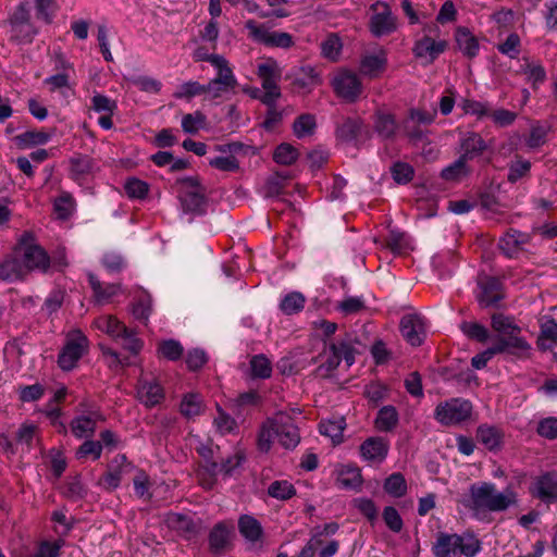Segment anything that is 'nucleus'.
I'll return each instance as SVG.
<instances>
[{"instance_id":"a211bd4d","label":"nucleus","mask_w":557,"mask_h":557,"mask_svg":"<svg viewBox=\"0 0 557 557\" xmlns=\"http://www.w3.org/2000/svg\"><path fill=\"white\" fill-rule=\"evenodd\" d=\"M520 333H510L506 336H499L493 344L494 351L499 354L508 352L515 356H521L522 354L531 349L530 344L521 336Z\"/></svg>"},{"instance_id":"8fccbe9b","label":"nucleus","mask_w":557,"mask_h":557,"mask_svg":"<svg viewBox=\"0 0 557 557\" xmlns=\"http://www.w3.org/2000/svg\"><path fill=\"white\" fill-rule=\"evenodd\" d=\"M251 376L253 379H269L272 374L271 361L264 355H256L250 360Z\"/></svg>"},{"instance_id":"aec40b11","label":"nucleus","mask_w":557,"mask_h":557,"mask_svg":"<svg viewBox=\"0 0 557 557\" xmlns=\"http://www.w3.org/2000/svg\"><path fill=\"white\" fill-rule=\"evenodd\" d=\"M446 40L422 37L414 42L412 52L417 58L429 57L430 62H433L441 53L446 50Z\"/></svg>"},{"instance_id":"37998d69","label":"nucleus","mask_w":557,"mask_h":557,"mask_svg":"<svg viewBox=\"0 0 557 557\" xmlns=\"http://www.w3.org/2000/svg\"><path fill=\"white\" fill-rule=\"evenodd\" d=\"M157 352L161 358L170 361H176L182 358L184 347L178 341L165 339L159 343Z\"/></svg>"},{"instance_id":"393cba45","label":"nucleus","mask_w":557,"mask_h":557,"mask_svg":"<svg viewBox=\"0 0 557 557\" xmlns=\"http://www.w3.org/2000/svg\"><path fill=\"white\" fill-rule=\"evenodd\" d=\"M476 438L488 450H497L503 445L504 433L497 426L483 424L476 430Z\"/></svg>"},{"instance_id":"7ed1b4c3","label":"nucleus","mask_w":557,"mask_h":557,"mask_svg":"<svg viewBox=\"0 0 557 557\" xmlns=\"http://www.w3.org/2000/svg\"><path fill=\"white\" fill-rule=\"evenodd\" d=\"M26 268V274L30 271H40L46 273L50 268V257L47 251L38 244L33 243L29 234H24L14 250Z\"/></svg>"},{"instance_id":"0eeeda50","label":"nucleus","mask_w":557,"mask_h":557,"mask_svg":"<svg viewBox=\"0 0 557 557\" xmlns=\"http://www.w3.org/2000/svg\"><path fill=\"white\" fill-rule=\"evenodd\" d=\"M245 27L249 30V36L253 40L267 47L289 49L295 45L294 38L290 34L276 30L271 32L265 27V25H258L253 20H248Z\"/></svg>"},{"instance_id":"de8ad7c7","label":"nucleus","mask_w":557,"mask_h":557,"mask_svg":"<svg viewBox=\"0 0 557 557\" xmlns=\"http://www.w3.org/2000/svg\"><path fill=\"white\" fill-rule=\"evenodd\" d=\"M384 491L394 496L401 497L407 493V482L400 472L392 473L384 482Z\"/></svg>"},{"instance_id":"1a4fd4ad","label":"nucleus","mask_w":557,"mask_h":557,"mask_svg":"<svg viewBox=\"0 0 557 557\" xmlns=\"http://www.w3.org/2000/svg\"><path fill=\"white\" fill-rule=\"evenodd\" d=\"M332 87L336 96L348 103L356 102L363 90L358 75L347 70H343L334 76Z\"/></svg>"},{"instance_id":"6e6d98bb","label":"nucleus","mask_w":557,"mask_h":557,"mask_svg":"<svg viewBox=\"0 0 557 557\" xmlns=\"http://www.w3.org/2000/svg\"><path fill=\"white\" fill-rule=\"evenodd\" d=\"M35 9L37 18L50 24L59 7L55 0H35Z\"/></svg>"},{"instance_id":"052dcab7","label":"nucleus","mask_w":557,"mask_h":557,"mask_svg":"<svg viewBox=\"0 0 557 557\" xmlns=\"http://www.w3.org/2000/svg\"><path fill=\"white\" fill-rule=\"evenodd\" d=\"M393 180L397 184H407L414 176V169L407 162L397 161L391 168Z\"/></svg>"},{"instance_id":"13d9d810","label":"nucleus","mask_w":557,"mask_h":557,"mask_svg":"<svg viewBox=\"0 0 557 557\" xmlns=\"http://www.w3.org/2000/svg\"><path fill=\"white\" fill-rule=\"evenodd\" d=\"M102 454L101 442L87 440L85 441L75 451L77 460L86 459L91 457L94 460H98Z\"/></svg>"},{"instance_id":"338daca9","label":"nucleus","mask_w":557,"mask_h":557,"mask_svg":"<svg viewBox=\"0 0 557 557\" xmlns=\"http://www.w3.org/2000/svg\"><path fill=\"white\" fill-rule=\"evenodd\" d=\"M518 114L513 111L499 108L496 110H490L488 117L497 127H507L515 123Z\"/></svg>"},{"instance_id":"2eb2a0df","label":"nucleus","mask_w":557,"mask_h":557,"mask_svg":"<svg viewBox=\"0 0 557 557\" xmlns=\"http://www.w3.org/2000/svg\"><path fill=\"white\" fill-rule=\"evenodd\" d=\"M137 398L147 408L160 405L164 398V389L156 380L139 379Z\"/></svg>"},{"instance_id":"c756f323","label":"nucleus","mask_w":557,"mask_h":557,"mask_svg":"<svg viewBox=\"0 0 557 557\" xmlns=\"http://www.w3.org/2000/svg\"><path fill=\"white\" fill-rule=\"evenodd\" d=\"M398 124L391 113L379 112L375 115L374 129L383 139H394Z\"/></svg>"},{"instance_id":"3c124183","label":"nucleus","mask_w":557,"mask_h":557,"mask_svg":"<svg viewBox=\"0 0 557 557\" xmlns=\"http://www.w3.org/2000/svg\"><path fill=\"white\" fill-rule=\"evenodd\" d=\"M306 298L301 293L287 294L281 301L280 308L285 314H294L304 309Z\"/></svg>"},{"instance_id":"423d86ee","label":"nucleus","mask_w":557,"mask_h":557,"mask_svg":"<svg viewBox=\"0 0 557 557\" xmlns=\"http://www.w3.org/2000/svg\"><path fill=\"white\" fill-rule=\"evenodd\" d=\"M472 411L471 403L461 398H451L436 406L434 417L444 424H457L470 418Z\"/></svg>"},{"instance_id":"bb28decb","label":"nucleus","mask_w":557,"mask_h":557,"mask_svg":"<svg viewBox=\"0 0 557 557\" xmlns=\"http://www.w3.org/2000/svg\"><path fill=\"white\" fill-rule=\"evenodd\" d=\"M362 128L359 117H344L336 126V138L343 143H351L358 138Z\"/></svg>"},{"instance_id":"4468645a","label":"nucleus","mask_w":557,"mask_h":557,"mask_svg":"<svg viewBox=\"0 0 557 557\" xmlns=\"http://www.w3.org/2000/svg\"><path fill=\"white\" fill-rule=\"evenodd\" d=\"M531 235L515 228H509L504 236L499 238L498 248L507 258H516L523 250V246L529 244Z\"/></svg>"},{"instance_id":"c9c22d12","label":"nucleus","mask_w":557,"mask_h":557,"mask_svg":"<svg viewBox=\"0 0 557 557\" xmlns=\"http://www.w3.org/2000/svg\"><path fill=\"white\" fill-rule=\"evenodd\" d=\"M230 543V531L223 522L216 523L209 534V545L211 550L218 553L227 546Z\"/></svg>"},{"instance_id":"e2e57ef3","label":"nucleus","mask_w":557,"mask_h":557,"mask_svg":"<svg viewBox=\"0 0 557 557\" xmlns=\"http://www.w3.org/2000/svg\"><path fill=\"white\" fill-rule=\"evenodd\" d=\"M344 428V419L326 422L322 421L319 424V431L322 435L329 436L338 443L342 441Z\"/></svg>"},{"instance_id":"864d4df0","label":"nucleus","mask_w":557,"mask_h":557,"mask_svg":"<svg viewBox=\"0 0 557 557\" xmlns=\"http://www.w3.org/2000/svg\"><path fill=\"white\" fill-rule=\"evenodd\" d=\"M207 122L206 115L196 111L194 113L185 114L182 119V128L185 133L195 135L200 128H203Z\"/></svg>"},{"instance_id":"72a5a7b5","label":"nucleus","mask_w":557,"mask_h":557,"mask_svg":"<svg viewBox=\"0 0 557 557\" xmlns=\"http://www.w3.org/2000/svg\"><path fill=\"white\" fill-rule=\"evenodd\" d=\"M292 175L288 172H275L269 176L262 187V195L265 198L277 197L283 193L285 182L290 180Z\"/></svg>"},{"instance_id":"f257e3e1","label":"nucleus","mask_w":557,"mask_h":557,"mask_svg":"<svg viewBox=\"0 0 557 557\" xmlns=\"http://www.w3.org/2000/svg\"><path fill=\"white\" fill-rule=\"evenodd\" d=\"M461 503L473 517L483 519L488 512L505 511L516 505L517 493L510 486L499 492L491 482L473 483Z\"/></svg>"},{"instance_id":"4d7b16f0","label":"nucleus","mask_w":557,"mask_h":557,"mask_svg":"<svg viewBox=\"0 0 557 557\" xmlns=\"http://www.w3.org/2000/svg\"><path fill=\"white\" fill-rule=\"evenodd\" d=\"M151 312V298L148 294L140 295L132 305V314L141 322H147Z\"/></svg>"},{"instance_id":"ea45409f","label":"nucleus","mask_w":557,"mask_h":557,"mask_svg":"<svg viewBox=\"0 0 557 557\" xmlns=\"http://www.w3.org/2000/svg\"><path fill=\"white\" fill-rule=\"evenodd\" d=\"M181 413L188 418H195L203 411L202 398L198 394H187L181 401Z\"/></svg>"},{"instance_id":"c03bdc74","label":"nucleus","mask_w":557,"mask_h":557,"mask_svg":"<svg viewBox=\"0 0 557 557\" xmlns=\"http://www.w3.org/2000/svg\"><path fill=\"white\" fill-rule=\"evenodd\" d=\"M317 122L313 114H300L293 124V131L297 138H302L312 135L315 131Z\"/></svg>"},{"instance_id":"e433bc0d","label":"nucleus","mask_w":557,"mask_h":557,"mask_svg":"<svg viewBox=\"0 0 557 557\" xmlns=\"http://www.w3.org/2000/svg\"><path fill=\"white\" fill-rule=\"evenodd\" d=\"M386 63L387 60L383 52L380 54L366 55L360 61V71L366 75L376 76L380 72L385 70Z\"/></svg>"},{"instance_id":"6ab92c4d","label":"nucleus","mask_w":557,"mask_h":557,"mask_svg":"<svg viewBox=\"0 0 557 557\" xmlns=\"http://www.w3.org/2000/svg\"><path fill=\"white\" fill-rule=\"evenodd\" d=\"M164 521L168 528L176 531L185 539L190 540L198 534V525L193 518L187 515L170 512L165 516Z\"/></svg>"},{"instance_id":"09e8293b","label":"nucleus","mask_w":557,"mask_h":557,"mask_svg":"<svg viewBox=\"0 0 557 557\" xmlns=\"http://www.w3.org/2000/svg\"><path fill=\"white\" fill-rule=\"evenodd\" d=\"M207 94L206 85H202L195 81L186 82L177 87L173 96L176 99H185L189 101L196 96Z\"/></svg>"},{"instance_id":"c85d7f7f","label":"nucleus","mask_w":557,"mask_h":557,"mask_svg":"<svg viewBox=\"0 0 557 557\" xmlns=\"http://www.w3.org/2000/svg\"><path fill=\"white\" fill-rule=\"evenodd\" d=\"M398 422L399 416L396 408L387 405L379 410L374 425L380 432H391L397 426Z\"/></svg>"},{"instance_id":"603ef678","label":"nucleus","mask_w":557,"mask_h":557,"mask_svg":"<svg viewBox=\"0 0 557 557\" xmlns=\"http://www.w3.org/2000/svg\"><path fill=\"white\" fill-rule=\"evenodd\" d=\"M298 158V150L290 144L283 143L278 145L273 153V160L282 165H290Z\"/></svg>"},{"instance_id":"39448f33","label":"nucleus","mask_w":557,"mask_h":557,"mask_svg":"<svg viewBox=\"0 0 557 557\" xmlns=\"http://www.w3.org/2000/svg\"><path fill=\"white\" fill-rule=\"evenodd\" d=\"M282 69L277 61L269 58L263 63L258 64L257 76L261 81L262 94L261 102L263 104H272L281 98L282 92L278 82L282 78Z\"/></svg>"},{"instance_id":"b1692460","label":"nucleus","mask_w":557,"mask_h":557,"mask_svg":"<svg viewBox=\"0 0 557 557\" xmlns=\"http://www.w3.org/2000/svg\"><path fill=\"white\" fill-rule=\"evenodd\" d=\"M238 531L250 543L261 541L264 534L261 523L250 515H242L238 518Z\"/></svg>"},{"instance_id":"7c9ffc66","label":"nucleus","mask_w":557,"mask_h":557,"mask_svg":"<svg viewBox=\"0 0 557 557\" xmlns=\"http://www.w3.org/2000/svg\"><path fill=\"white\" fill-rule=\"evenodd\" d=\"M456 42L462 53L472 59L479 52L478 39L466 27H458L456 30Z\"/></svg>"},{"instance_id":"f3484780","label":"nucleus","mask_w":557,"mask_h":557,"mask_svg":"<svg viewBox=\"0 0 557 557\" xmlns=\"http://www.w3.org/2000/svg\"><path fill=\"white\" fill-rule=\"evenodd\" d=\"M399 330L403 337L411 346H420L424 339L423 323L419 315L407 314L404 315L399 323Z\"/></svg>"},{"instance_id":"bf43d9fd","label":"nucleus","mask_w":557,"mask_h":557,"mask_svg":"<svg viewBox=\"0 0 557 557\" xmlns=\"http://www.w3.org/2000/svg\"><path fill=\"white\" fill-rule=\"evenodd\" d=\"M547 132L548 126L543 125L540 122L532 124L530 135L525 139V145L531 149H535L543 146L547 140Z\"/></svg>"},{"instance_id":"f8f14e48","label":"nucleus","mask_w":557,"mask_h":557,"mask_svg":"<svg viewBox=\"0 0 557 557\" xmlns=\"http://www.w3.org/2000/svg\"><path fill=\"white\" fill-rule=\"evenodd\" d=\"M132 463L125 455H116L109 463L107 472L100 478L99 484L107 491H113L119 487L122 474L129 471Z\"/></svg>"},{"instance_id":"a18cd8bd","label":"nucleus","mask_w":557,"mask_h":557,"mask_svg":"<svg viewBox=\"0 0 557 557\" xmlns=\"http://www.w3.org/2000/svg\"><path fill=\"white\" fill-rule=\"evenodd\" d=\"M243 460V455L236 453L223 460L221 465L215 461H210L207 469L211 474H216L220 471L223 472L224 475L228 476L232 475L233 471L240 466Z\"/></svg>"},{"instance_id":"6e6552de","label":"nucleus","mask_w":557,"mask_h":557,"mask_svg":"<svg viewBox=\"0 0 557 557\" xmlns=\"http://www.w3.org/2000/svg\"><path fill=\"white\" fill-rule=\"evenodd\" d=\"M476 284L480 290L476 299L481 307H497L505 298L503 282L498 277L479 273Z\"/></svg>"},{"instance_id":"9b49d317","label":"nucleus","mask_w":557,"mask_h":557,"mask_svg":"<svg viewBox=\"0 0 557 557\" xmlns=\"http://www.w3.org/2000/svg\"><path fill=\"white\" fill-rule=\"evenodd\" d=\"M273 424L275 437L284 448L293 449L299 444V430L294 424L292 418L283 414L278 416L273 419Z\"/></svg>"},{"instance_id":"680f3d73","label":"nucleus","mask_w":557,"mask_h":557,"mask_svg":"<svg viewBox=\"0 0 557 557\" xmlns=\"http://www.w3.org/2000/svg\"><path fill=\"white\" fill-rule=\"evenodd\" d=\"M460 329L470 339L485 343L488 339L487 329L478 322H462Z\"/></svg>"},{"instance_id":"a878e982","label":"nucleus","mask_w":557,"mask_h":557,"mask_svg":"<svg viewBox=\"0 0 557 557\" xmlns=\"http://www.w3.org/2000/svg\"><path fill=\"white\" fill-rule=\"evenodd\" d=\"M370 29L376 37L391 34L396 29V18L393 16L392 12L386 9L384 12L371 16Z\"/></svg>"},{"instance_id":"0e129e2a","label":"nucleus","mask_w":557,"mask_h":557,"mask_svg":"<svg viewBox=\"0 0 557 557\" xmlns=\"http://www.w3.org/2000/svg\"><path fill=\"white\" fill-rule=\"evenodd\" d=\"M336 349V344L332 343L330 345L331 355L317 369V372H319L324 377H329L332 372L338 368L342 361V355L337 354Z\"/></svg>"},{"instance_id":"4be33fe9","label":"nucleus","mask_w":557,"mask_h":557,"mask_svg":"<svg viewBox=\"0 0 557 557\" xmlns=\"http://www.w3.org/2000/svg\"><path fill=\"white\" fill-rule=\"evenodd\" d=\"M460 148L462 150L460 157L468 162L483 154L487 145L479 133L468 132L460 140Z\"/></svg>"},{"instance_id":"ddd939ff","label":"nucleus","mask_w":557,"mask_h":557,"mask_svg":"<svg viewBox=\"0 0 557 557\" xmlns=\"http://www.w3.org/2000/svg\"><path fill=\"white\" fill-rule=\"evenodd\" d=\"M531 494L546 504L557 502V472H546L536 478Z\"/></svg>"},{"instance_id":"f704fd0d","label":"nucleus","mask_w":557,"mask_h":557,"mask_svg":"<svg viewBox=\"0 0 557 557\" xmlns=\"http://www.w3.org/2000/svg\"><path fill=\"white\" fill-rule=\"evenodd\" d=\"M95 325L97 329L114 338H119L122 334H125L127 330L125 324L113 315L99 317L95 320Z\"/></svg>"},{"instance_id":"412c9836","label":"nucleus","mask_w":557,"mask_h":557,"mask_svg":"<svg viewBox=\"0 0 557 557\" xmlns=\"http://www.w3.org/2000/svg\"><path fill=\"white\" fill-rule=\"evenodd\" d=\"M203 59L218 70V74L213 78V84H220L222 86H237V79L228 65V61L223 55L211 54Z\"/></svg>"},{"instance_id":"69168bd1","label":"nucleus","mask_w":557,"mask_h":557,"mask_svg":"<svg viewBox=\"0 0 557 557\" xmlns=\"http://www.w3.org/2000/svg\"><path fill=\"white\" fill-rule=\"evenodd\" d=\"M531 163L528 160H518L511 162L508 168L507 181L509 183H517L519 180L530 174Z\"/></svg>"},{"instance_id":"5701e85b","label":"nucleus","mask_w":557,"mask_h":557,"mask_svg":"<svg viewBox=\"0 0 557 557\" xmlns=\"http://www.w3.org/2000/svg\"><path fill=\"white\" fill-rule=\"evenodd\" d=\"M206 191L184 190L180 195L181 205L184 212L202 214L206 212L207 198Z\"/></svg>"},{"instance_id":"f03ea898","label":"nucleus","mask_w":557,"mask_h":557,"mask_svg":"<svg viewBox=\"0 0 557 557\" xmlns=\"http://www.w3.org/2000/svg\"><path fill=\"white\" fill-rule=\"evenodd\" d=\"M481 548V541L473 533L438 532L432 553L434 557H474Z\"/></svg>"},{"instance_id":"58836bf2","label":"nucleus","mask_w":557,"mask_h":557,"mask_svg":"<svg viewBox=\"0 0 557 557\" xmlns=\"http://www.w3.org/2000/svg\"><path fill=\"white\" fill-rule=\"evenodd\" d=\"M491 325L499 334L508 335L510 333H520L521 329L515 323V319L504 313H494L491 317Z\"/></svg>"},{"instance_id":"9d476101","label":"nucleus","mask_w":557,"mask_h":557,"mask_svg":"<svg viewBox=\"0 0 557 557\" xmlns=\"http://www.w3.org/2000/svg\"><path fill=\"white\" fill-rule=\"evenodd\" d=\"M88 348V339L77 331L75 336L70 338L58 356V364L63 371H71L76 366Z\"/></svg>"},{"instance_id":"774afa93","label":"nucleus","mask_w":557,"mask_h":557,"mask_svg":"<svg viewBox=\"0 0 557 557\" xmlns=\"http://www.w3.org/2000/svg\"><path fill=\"white\" fill-rule=\"evenodd\" d=\"M536 432L540 436L547 440L557 438V418L549 417L542 419L537 423Z\"/></svg>"},{"instance_id":"4c0bfd02","label":"nucleus","mask_w":557,"mask_h":557,"mask_svg":"<svg viewBox=\"0 0 557 557\" xmlns=\"http://www.w3.org/2000/svg\"><path fill=\"white\" fill-rule=\"evenodd\" d=\"M70 428L76 438L90 437L95 434L96 422L88 416H79L71 421Z\"/></svg>"},{"instance_id":"20e7f679","label":"nucleus","mask_w":557,"mask_h":557,"mask_svg":"<svg viewBox=\"0 0 557 557\" xmlns=\"http://www.w3.org/2000/svg\"><path fill=\"white\" fill-rule=\"evenodd\" d=\"M10 25V40L17 45L30 44L37 28L30 21L29 5L27 2H21L8 18Z\"/></svg>"},{"instance_id":"5fc2aeb1","label":"nucleus","mask_w":557,"mask_h":557,"mask_svg":"<svg viewBox=\"0 0 557 557\" xmlns=\"http://www.w3.org/2000/svg\"><path fill=\"white\" fill-rule=\"evenodd\" d=\"M124 189L128 198L145 199L149 193V185L137 177H129L124 184Z\"/></svg>"},{"instance_id":"79ce46f5","label":"nucleus","mask_w":557,"mask_h":557,"mask_svg":"<svg viewBox=\"0 0 557 557\" xmlns=\"http://www.w3.org/2000/svg\"><path fill=\"white\" fill-rule=\"evenodd\" d=\"M337 481L345 488L359 490L362 485L361 470L358 467L348 466L342 470Z\"/></svg>"},{"instance_id":"a19ab883","label":"nucleus","mask_w":557,"mask_h":557,"mask_svg":"<svg viewBox=\"0 0 557 557\" xmlns=\"http://www.w3.org/2000/svg\"><path fill=\"white\" fill-rule=\"evenodd\" d=\"M268 495L278 500H288L296 495V488L286 480H276L269 485Z\"/></svg>"},{"instance_id":"dca6fc26","label":"nucleus","mask_w":557,"mask_h":557,"mask_svg":"<svg viewBox=\"0 0 557 557\" xmlns=\"http://www.w3.org/2000/svg\"><path fill=\"white\" fill-rule=\"evenodd\" d=\"M389 450V442L382 436L368 437L359 447L363 459L372 462H382Z\"/></svg>"},{"instance_id":"49530a36","label":"nucleus","mask_w":557,"mask_h":557,"mask_svg":"<svg viewBox=\"0 0 557 557\" xmlns=\"http://www.w3.org/2000/svg\"><path fill=\"white\" fill-rule=\"evenodd\" d=\"M470 170L467 166V161L459 157L454 163L444 168L441 172V177L445 181L456 182L467 176Z\"/></svg>"},{"instance_id":"473e14b6","label":"nucleus","mask_w":557,"mask_h":557,"mask_svg":"<svg viewBox=\"0 0 557 557\" xmlns=\"http://www.w3.org/2000/svg\"><path fill=\"white\" fill-rule=\"evenodd\" d=\"M88 282L98 301L110 300L113 296L117 295L121 289V285L117 283L103 286L94 273H88Z\"/></svg>"},{"instance_id":"2f4dec72","label":"nucleus","mask_w":557,"mask_h":557,"mask_svg":"<svg viewBox=\"0 0 557 557\" xmlns=\"http://www.w3.org/2000/svg\"><path fill=\"white\" fill-rule=\"evenodd\" d=\"M51 138V134L45 131H26L14 137V141L20 149L29 148L33 146L45 145Z\"/></svg>"},{"instance_id":"cd10ccee","label":"nucleus","mask_w":557,"mask_h":557,"mask_svg":"<svg viewBox=\"0 0 557 557\" xmlns=\"http://www.w3.org/2000/svg\"><path fill=\"white\" fill-rule=\"evenodd\" d=\"M26 275V268L17 255L0 263V280L2 281L24 280Z\"/></svg>"}]
</instances>
